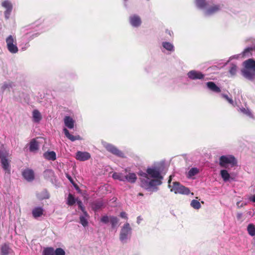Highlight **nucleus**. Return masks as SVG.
<instances>
[{"mask_svg": "<svg viewBox=\"0 0 255 255\" xmlns=\"http://www.w3.org/2000/svg\"><path fill=\"white\" fill-rule=\"evenodd\" d=\"M245 67L242 71L244 77L250 80H253L255 77L254 70L255 69V61L253 59H249L244 62Z\"/></svg>", "mask_w": 255, "mask_h": 255, "instance_id": "obj_1", "label": "nucleus"}, {"mask_svg": "<svg viewBox=\"0 0 255 255\" xmlns=\"http://www.w3.org/2000/svg\"><path fill=\"white\" fill-rule=\"evenodd\" d=\"M222 96L225 99H226L230 104L233 105L234 102L232 98L228 97L227 95L222 94Z\"/></svg>", "mask_w": 255, "mask_h": 255, "instance_id": "obj_41", "label": "nucleus"}, {"mask_svg": "<svg viewBox=\"0 0 255 255\" xmlns=\"http://www.w3.org/2000/svg\"><path fill=\"white\" fill-rule=\"evenodd\" d=\"M140 217H137V223L139 224V221H140Z\"/></svg>", "mask_w": 255, "mask_h": 255, "instance_id": "obj_54", "label": "nucleus"}, {"mask_svg": "<svg viewBox=\"0 0 255 255\" xmlns=\"http://www.w3.org/2000/svg\"><path fill=\"white\" fill-rule=\"evenodd\" d=\"M125 172H126V173H127V169H125Z\"/></svg>", "mask_w": 255, "mask_h": 255, "instance_id": "obj_58", "label": "nucleus"}, {"mask_svg": "<svg viewBox=\"0 0 255 255\" xmlns=\"http://www.w3.org/2000/svg\"><path fill=\"white\" fill-rule=\"evenodd\" d=\"M249 199L250 201H252V202L255 203V195H253V196L250 197Z\"/></svg>", "mask_w": 255, "mask_h": 255, "instance_id": "obj_47", "label": "nucleus"}, {"mask_svg": "<svg viewBox=\"0 0 255 255\" xmlns=\"http://www.w3.org/2000/svg\"><path fill=\"white\" fill-rule=\"evenodd\" d=\"M191 206L195 209H199L201 208L200 202L196 200H193L191 201Z\"/></svg>", "mask_w": 255, "mask_h": 255, "instance_id": "obj_33", "label": "nucleus"}, {"mask_svg": "<svg viewBox=\"0 0 255 255\" xmlns=\"http://www.w3.org/2000/svg\"><path fill=\"white\" fill-rule=\"evenodd\" d=\"M146 172L148 176L153 178L162 179L163 177L161 175L160 171L156 168H147Z\"/></svg>", "mask_w": 255, "mask_h": 255, "instance_id": "obj_8", "label": "nucleus"}, {"mask_svg": "<svg viewBox=\"0 0 255 255\" xmlns=\"http://www.w3.org/2000/svg\"><path fill=\"white\" fill-rule=\"evenodd\" d=\"M171 191L174 192L175 194H188L190 193V190L188 188L181 185L178 182H174L173 183Z\"/></svg>", "mask_w": 255, "mask_h": 255, "instance_id": "obj_6", "label": "nucleus"}, {"mask_svg": "<svg viewBox=\"0 0 255 255\" xmlns=\"http://www.w3.org/2000/svg\"><path fill=\"white\" fill-rule=\"evenodd\" d=\"M171 181V176H169V179L168 180V184H169V187H171V186L170 185Z\"/></svg>", "mask_w": 255, "mask_h": 255, "instance_id": "obj_53", "label": "nucleus"}, {"mask_svg": "<svg viewBox=\"0 0 255 255\" xmlns=\"http://www.w3.org/2000/svg\"><path fill=\"white\" fill-rule=\"evenodd\" d=\"M77 203L78 205V207L83 213V214L85 215L86 216H88V214L87 212L85 210V207L83 205L82 202L81 200H78L77 199Z\"/></svg>", "mask_w": 255, "mask_h": 255, "instance_id": "obj_29", "label": "nucleus"}, {"mask_svg": "<svg viewBox=\"0 0 255 255\" xmlns=\"http://www.w3.org/2000/svg\"><path fill=\"white\" fill-rule=\"evenodd\" d=\"M53 251V248L49 247V255H54V254L52 253Z\"/></svg>", "mask_w": 255, "mask_h": 255, "instance_id": "obj_50", "label": "nucleus"}, {"mask_svg": "<svg viewBox=\"0 0 255 255\" xmlns=\"http://www.w3.org/2000/svg\"><path fill=\"white\" fill-rule=\"evenodd\" d=\"M32 117H33V121L35 123L39 122L41 119V114L37 110H34L33 111Z\"/></svg>", "mask_w": 255, "mask_h": 255, "instance_id": "obj_21", "label": "nucleus"}, {"mask_svg": "<svg viewBox=\"0 0 255 255\" xmlns=\"http://www.w3.org/2000/svg\"><path fill=\"white\" fill-rule=\"evenodd\" d=\"M247 229L249 234L251 236H254L255 235V226L253 224H249L248 226Z\"/></svg>", "mask_w": 255, "mask_h": 255, "instance_id": "obj_31", "label": "nucleus"}, {"mask_svg": "<svg viewBox=\"0 0 255 255\" xmlns=\"http://www.w3.org/2000/svg\"><path fill=\"white\" fill-rule=\"evenodd\" d=\"M253 50V48H246L244 51V54L245 55L248 52H249L251 51H252Z\"/></svg>", "mask_w": 255, "mask_h": 255, "instance_id": "obj_46", "label": "nucleus"}, {"mask_svg": "<svg viewBox=\"0 0 255 255\" xmlns=\"http://www.w3.org/2000/svg\"><path fill=\"white\" fill-rule=\"evenodd\" d=\"M131 231V228L130 227L129 224L127 223L124 225L122 229H121L120 239L121 241H124L127 238L128 234Z\"/></svg>", "mask_w": 255, "mask_h": 255, "instance_id": "obj_7", "label": "nucleus"}, {"mask_svg": "<svg viewBox=\"0 0 255 255\" xmlns=\"http://www.w3.org/2000/svg\"><path fill=\"white\" fill-rule=\"evenodd\" d=\"M188 77L192 80L203 79L205 76L201 72L191 70L188 74Z\"/></svg>", "mask_w": 255, "mask_h": 255, "instance_id": "obj_10", "label": "nucleus"}, {"mask_svg": "<svg viewBox=\"0 0 255 255\" xmlns=\"http://www.w3.org/2000/svg\"><path fill=\"white\" fill-rule=\"evenodd\" d=\"M219 165L222 168L229 169V166L231 167L237 166V160L232 155H222L219 158Z\"/></svg>", "mask_w": 255, "mask_h": 255, "instance_id": "obj_2", "label": "nucleus"}, {"mask_svg": "<svg viewBox=\"0 0 255 255\" xmlns=\"http://www.w3.org/2000/svg\"><path fill=\"white\" fill-rule=\"evenodd\" d=\"M247 214H248L250 216L253 217L255 215V212H254V211H249Z\"/></svg>", "mask_w": 255, "mask_h": 255, "instance_id": "obj_51", "label": "nucleus"}, {"mask_svg": "<svg viewBox=\"0 0 255 255\" xmlns=\"http://www.w3.org/2000/svg\"><path fill=\"white\" fill-rule=\"evenodd\" d=\"M106 148L108 151L111 152L113 154H115L119 157H124V153L112 144H108L106 146Z\"/></svg>", "mask_w": 255, "mask_h": 255, "instance_id": "obj_9", "label": "nucleus"}, {"mask_svg": "<svg viewBox=\"0 0 255 255\" xmlns=\"http://www.w3.org/2000/svg\"><path fill=\"white\" fill-rule=\"evenodd\" d=\"M103 206V203L102 201H96L92 203V208L95 211L100 209Z\"/></svg>", "mask_w": 255, "mask_h": 255, "instance_id": "obj_24", "label": "nucleus"}, {"mask_svg": "<svg viewBox=\"0 0 255 255\" xmlns=\"http://www.w3.org/2000/svg\"><path fill=\"white\" fill-rule=\"evenodd\" d=\"M120 216L122 218L128 219V217L127 216V214L125 212H121V214H120Z\"/></svg>", "mask_w": 255, "mask_h": 255, "instance_id": "obj_45", "label": "nucleus"}, {"mask_svg": "<svg viewBox=\"0 0 255 255\" xmlns=\"http://www.w3.org/2000/svg\"><path fill=\"white\" fill-rule=\"evenodd\" d=\"M1 255H14L12 250L6 244L2 245L0 248Z\"/></svg>", "mask_w": 255, "mask_h": 255, "instance_id": "obj_13", "label": "nucleus"}, {"mask_svg": "<svg viewBox=\"0 0 255 255\" xmlns=\"http://www.w3.org/2000/svg\"><path fill=\"white\" fill-rule=\"evenodd\" d=\"M77 202V199H75L74 196L69 193L67 198V204L69 206H73Z\"/></svg>", "mask_w": 255, "mask_h": 255, "instance_id": "obj_27", "label": "nucleus"}, {"mask_svg": "<svg viewBox=\"0 0 255 255\" xmlns=\"http://www.w3.org/2000/svg\"><path fill=\"white\" fill-rule=\"evenodd\" d=\"M91 158L90 154L88 152L78 151L76 153V158L80 161H86Z\"/></svg>", "mask_w": 255, "mask_h": 255, "instance_id": "obj_12", "label": "nucleus"}, {"mask_svg": "<svg viewBox=\"0 0 255 255\" xmlns=\"http://www.w3.org/2000/svg\"><path fill=\"white\" fill-rule=\"evenodd\" d=\"M32 215L34 218H37L41 216L43 213L42 208L40 207H37L34 208L32 212Z\"/></svg>", "mask_w": 255, "mask_h": 255, "instance_id": "obj_20", "label": "nucleus"}, {"mask_svg": "<svg viewBox=\"0 0 255 255\" xmlns=\"http://www.w3.org/2000/svg\"><path fill=\"white\" fill-rule=\"evenodd\" d=\"M243 112H244L245 111H246L245 109H244L243 110H242Z\"/></svg>", "mask_w": 255, "mask_h": 255, "instance_id": "obj_59", "label": "nucleus"}, {"mask_svg": "<svg viewBox=\"0 0 255 255\" xmlns=\"http://www.w3.org/2000/svg\"><path fill=\"white\" fill-rule=\"evenodd\" d=\"M101 221L104 223L107 224L110 221V218L107 216H104L102 217Z\"/></svg>", "mask_w": 255, "mask_h": 255, "instance_id": "obj_42", "label": "nucleus"}, {"mask_svg": "<svg viewBox=\"0 0 255 255\" xmlns=\"http://www.w3.org/2000/svg\"><path fill=\"white\" fill-rule=\"evenodd\" d=\"M66 176L76 189L79 188L77 184L75 183L72 177L69 174H66Z\"/></svg>", "mask_w": 255, "mask_h": 255, "instance_id": "obj_38", "label": "nucleus"}, {"mask_svg": "<svg viewBox=\"0 0 255 255\" xmlns=\"http://www.w3.org/2000/svg\"><path fill=\"white\" fill-rule=\"evenodd\" d=\"M22 175L24 178L28 181H31L34 178V172L32 170L30 169L24 170L22 173Z\"/></svg>", "mask_w": 255, "mask_h": 255, "instance_id": "obj_11", "label": "nucleus"}, {"mask_svg": "<svg viewBox=\"0 0 255 255\" xmlns=\"http://www.w3.org/2000/svg\"><path fill=\"white\" fill-rule=\"evenodd\" d=\"M163 47L168 51H173L174 50V46L173 45L168 42H164L162 43Z\"/></svg>", "mask_w": 255, "mask_h": 255, "instance_id": "obj_30", "label": "nucleus"}, {"mask_svg": "<svg viewBox=\"0 0 255 255\" xmlns=\"http://www.w3.org/2000/svg\"><path fill=\"white\" fill-rule=\"evenodd\" d=\"M2 6L6 8V9H12L11 3L8 0H4L2 2Z\"/></svg>", "mask_w": 255, "mask_h": 255, "instance_id": "obj_36", "label": "nucleus"}, {"mask_svg": "<svg viewBox=\"0 0 255 255\" xmlns=\"http://www.w3.org/2000/svg\"><path fill=\"white\" fill-rule=\"evenodd\" d=\"M12 11V9H6L4 11V16L6 19H8Z\"/></svg>", "mask_w": 255, "mask_h": 255, "instance_id": "obj_43", "label": "nucleus"}, {"mask_svg": "<svg viewBox=\"0 0 255 255\" xmlns=\"http://www.w3.org/2000/svg\"><path fill=\"white\" fill-rule=\"evenodd\" d=\"M137 179V177L134 173L129 172L125 175L124 181H128L130 183H134Z\"/></svg>", "mask_w": 255, "mask_h": 255, "instance_id": "obj_14", "label": "nucleus"}, {"mask_svg": "<svg viewBox=\"0 0 255 255\" xmlns=\"http://www.w3.org/2000/svg\"><path fill=\"white\" fill-rule=\"evenodd\" d=\"M63 131L64 132L65 136L72 141H74L76 140H80L81 139L80 136L79 135L74 136L71 134L69 133V130L66 128H64L63 129Z\"/></svg>", "mask_w": 255, "mask_h": 255, "instance_id": "obj_17", "label": "nucleus"}, {"mask_svg": "<svg viewBox=\"0 0 255 255\" xmlns=\"http://www.w3.org/2000/svg\"><path fill=\"white\" fill-rule=\"evenodd\" d=\"M196 1L197 5L201 8H205L207 5L205 0H196Z\"/></svg>", "mask_w": 255, "mask_h": 255, "instance_id": "obj_34", "label": "nucleus"}, {"mask_svg": "<svg viewBox=\"0 0 255 255\" xmlns=\"http://www.w3.org/2000/svg\"><path fill=\"white\" fill-rule=\"evenodd\" d=\"M5 41L7 49L11 53L14 54L18 52V49L15 37L10 35L6 38Z\"/></svg>", "mask_w": 255, "mask_h": 255, "instance_id": "obj_4", "label": "nucleus"}, {"mask_svg": "<svg viewBox=\"0 0 255 255\" xmlns=\"http://www.w3.org/2000/svg\"><path fill=\"white\" fill-rule=\"evenodd\" d=\"M237 67L235 65H232L231 67L229 72L232 75H235L237 72Z\"/></svg>", "mask_w": 255, "mask_h": 255, "instance_id": "obj_40", "label": "nucleus"}, {"mask_svg": "<svg viewBox=\"0 0 255 255\" xmlns=\"http://www.w3.org/2000/svg\"><path fill=\"white\" fill-rule=\"evenodd\" d=\"M139 175L143 177V178H145V179H147V178H149L148 177V174L147 173V172L145 173V172H141L140 173H139Z\"/></svg>", "mask_w": 255, "mask_h": 255, "instance_id": "obj_44", "label": "nucleus"}, {"mask_svg": "<svg viewBox=\"0 0 255 255\" xmlns=\"http://www.w3.org/2000/svg\"><path fill=\"white\" fill-rule=\"evenodd\" d=\"M8 153L4 150H0V159L3 169L8 174L10 173V160H8Z\"/></svg>", "mask_w": 255, "mask_h": 255, "instance_id": "obj_3", "label": "nucleus"}, {"mask_svg": "<svg viewBox=\"0 0 255 255\" xmlns=\"http://www.w3.org/2000/svg\"><path fill=\"white\" fill-rule=\"evenodd\" d=\"M64 123L65 126L68 128L72 129L74 128L75 121L70 116H65L64 118Z\"/></svg>", "mask_w": 255, "mask_h": 255, "instance_id": "obj_15", "label": "nucleus"}, {"mask_svg": "<svg viewBox=\"0 0 255 255\" xmlns=\"http://www.w3.org/2000/svg\"><path fill=\"white\" fill-rule=\"evenodd\" d=\"M246 205V204H242V205L240 206V207H242Z\"/></svg>", "mask_w": 255, "mask_h": 255, "instance_id": "obj_55", "label": "nucleus"}, {"mask_svg": "<svg viewBox=\"0 0 255 255\" xmlns=\"http://www.w3.org/2000/svg\"><path fill=\"white\" fill-rule=\"evenodd\" d=\"M237 206H238V207H240V206H239V205H240V202H238L237 203Z\"/></svg>", "mask_w": 255, "mask_h": 255, "instance_id": "obj_56", "label": "nucleus"}, {"mask_svg": "<svg viewBox=\"0 0 255 255\" xmlns=\"http://www.w3.org/2000/svg\"><path fill=\"white\" fill-rule=\"evenodd\" d=\"M199 172V170L197 168H192L188 172L189 177L193 176Z\"/></svg>", "mask_w": 255, "mask_h": 255, "instance_id": "obj_37", "label": "nucleus"}, {"mask_svg": "<svg viewBox=\"0 0 255 255\" xmlns=\"http://www.w3.org/2000/svg\"><path fill=\"white\" fill-rule=\"evenodd\" d=\"M220 175L225 182L228 181L230 178V175L228 171L226 169L221 170L220 171Z\"/></svg>", "mask_w": 255, "mask_h": 255, "instance_id": "obj_22", "label": "nucleus"}, {"mask_svg": "<svg viewBox=\"0 0 255 255\" xmlns=\"http://www.w3.org/2000/svg\"><path fill=\"white\" fill-rule=\"evenodd\" d=\"M130 24L134 27H137L141 24V19L137 15H133L129 18Z\"/></svg>", "mask_w": 255, "mask_h": 255, "instance_id": "obj_16", "label": "nucleus"}, {"mask_svg": "<svg viewBox=\"0 0 255 255\" xmlns=\"http://www.w3.org/2000/svg\"><path fill=\"white\" fill-rule=\"evenodd\" d=\"M112 177L114 179H117L121 181H124L125 174L121 172H114L112 175Z\"/></svg>", "mask_w": 255, "mask_h": 255, "instance_id": "obj_25", "label": "nucleus"}, {"mask_svg": "<svg viewBox=\"0 0 255 255\" xmlns=\"http://www.w3.org/2000/svg\"><path fill=\"white\" fill-rule=\"evenodd\" d=\"M43 255H48V248H45L43 252Z\"/></svg>", "mask_w": 255, "mask_h": 255, "instance_id": "obj_49", "label": "nucleus"}, {"mask_svg": "<svg viewBox=\"0 0 255 255\" xmlns=\"http://www.w3.org/2000/svg\"><path fill=\"white\" fill-rule=\"evenodd\" d=\"M13 83L11 81L5 82L3 84L1 87V89L2 91H5L6 89H9L13 87Z\"/></svg>", "mask_w": 255, "mask_h": 255, "instance_id": "obj_26", "label": "nucleus"}, {"mask_svg": "<svg viewBox=\"0 0 255 255\" xmlns=\"http://www.w3.org/2000/svg\"><path fill=\"white\" fill-rule=\"evenodd\" d=\"M161 179L159 178H154L153 179H141V186L145 189H148L152 187L159 185L161 184Z\"/></svg>", "mask_w": 255, "mask_h": 255, "instance_id": "obj_5", "label": "nucleus"}, {"mask_svg": "<svg viewBox=\"0 0 255 255\" xmlns=\"http://www.w3.org/2000/svg\"><path fill=\"white\" fill-rule=\"evenodd\" d=\"M89 218V215L86 216L85 215L80 216V223L84 226L86 227L88 226V219Z\"/></svg>", "mask_w": 255, "mask_h": 255, "instance_id": "obj_28", "label": "nucleus"}, {"mask_svg": "<svg viewBox=\"0 0 255 255\" xmlns=\"http://www.w3.org/2000/svg\"><path fill=\"white\" fill-rule=\"evenodd\" d=\"M220 9L219 6L218 5H214L211 7L207 9L206 11V14L209 15L213 14Z\"/></svg>", "mask_w": 255, "mask_h": 255, "instance_id": "obj_23", "label": "nucleus"}, {"mask_svg": "<svg viewBox=\"0 0 255 255\" xmlns=\"http://www.w3.org/2000/svg\"><path fill=\"white\" fill-rule=\"evenodd\" d=\"M54 255H65V252L63 249L60 248H57L54 251H52Z\"/></svg>", "mask_w": 255, "mask_h": 255, "instance_id": "obj_35", "label": "nucleus"}, {"mask_svg": "<svg viewBox=\"0 0 255 255\" xmlns=\"http://www.w3.org/2000/svg\"><path fill=\"white\" fill-rule=\"evenodd\" d=\"M38 149V143L35 139H32L29 143V150L34 152Z\"/></svg>", "mask_w": 255, "mask_h": 255, "instance_id": "obj_19", "label": "nucleus"}, {"mask_svg": "<svg viewBox=\"0 0 255 255\" xmlns=\"http://www.w3.org/2000/svg\"><path fill=\"white\" fill-rule=\"evenodd\" d=\"M206 84L207 87L212 91L216 93H220L221 92L220 88L218 87L213 82H208Z\"/></svg>", "mask_w": 255, "mask_h": 255, "instance_id": "obj_18", "label": "nucleus"}, {"mask_svg": "<svg viewBox=\"0 0 255 255\" xmlns=\"http://www.w3.org/2000/svg\"><path fill=\"white\" fill-rule=\"evenodd\" d=\"M242 216H243V215L242 213H238L237 215V219L239 220H241L242 218Z\"/></svg>", "mask_w": 255, "mask_h": 255, "instance_id": "obj_48", "label": "nucleus"}, {"mask_svg": "<svg viewBox=\"0 0 255 255\" xmlns=\"http://www.w3.org/2000/svg\"><path fill=\"white\" fill-rule=\"evenodd\" d=\"M56 159V153L53 151H49V160H51L52 161H54Z\"/></svg>", "mask_w": 255, "mask_h": 255, "instance_id": "obj_39", "label": "nucleus"}, {"mask_svg": "<svg viewBox=\"0 0 255 255\" xmlns=\"http://www.w3.org/2000/svg\"><path fill=\"white\" fill-rule=\"evenodd\" d=\"M138 195H139V196H143V194H142V193H139L138 194Z\"/></svg>", "mask_w": 255, "mask_h": 255, "instance_id": "obj_57", "label": "nucleus"}, {"mask_svg": "<svg viewBox=\"0 0 255 255\" xmlns=\"http://www.w3.org/2000/svg\"><path fill=\"white\" fill-rule=\"evenodd\" d=\"M110 221L112 224V228H115L119 222V220L116 217L112 216L110 218Z\"/></svg>", "mask_w": 255, "mask_h": 255, "instance_id": "obj_32", "label": "nucleus"}, {"mask_svg": "<svg viewBox=\"0 0 255 255\" xmlns=\"http://www.w3.org/2000/svg\"><path fill=\"white\" fill-rule=\"evenodd\" d=\"M43 156L46 159H48V151L45 152L44 153Z\"/></svg>", "mask_w": 255, "mask_h": 255, "instance_id": "obj_52", "label": "nucleus"}]
</instances>
